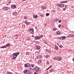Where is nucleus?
I'll return each instance as SVG.
<instances>
[{
    "label": "nucleus",
    "instance_id": "1",
    "mask_svg": "<svg viewBox=\"0 0 74 74\" xmlns=\"http://www.w3.org/2000/svg\"><path fill=\"white\" fill-rule=\"evenodd\" d=\"M34 69L37 73H41V70L39 69V68L38 66H35L34 68Z\"/></svg>",
    "mask_w": 74,
    "mask_h": 74
},
{
    "label": "nucleus",
    "instance_id": "2",
    "mask_svg": "<svg viewBox=\"0 0 74 74\" xmlns=\"http://www.w3.org/2000/svg\"><path fill=\"white\" fill-rule=\"evenodd\" d=\"M19 52H16L15 53H14L12 54V55L13 56V59L14 60L15 59H16V57H17L18 55H19Z\"/></svg>",
    "mask_w": 74,
    "mask_h": 74
},
{
    "label": "nucleus",
    "instance_id": "3",
    "mask_svg": "<svg viewBox=\"0 0 74 74\" xmlns=\"http://www.w3.org/2000/svg\"><path fill=\"white\" fill-rule=\"evenodd\" d=\"M27 31L28 32H29L31 34H33L34 33V29L33 28H31L28 29Z\"/></svg>",
    "mask_w": 74,
    "mask_h": 74
},
{
    "label": "nucleus",
    "instance_id": "4",
    "mask_svg": "<svg viewBox=\"0 0 74 74\" xmlns=\"http://www.w3.org/2000/svg\"><path fill=\"white\" fill-rule=\"evenodd\" d=\"M66 38L65 36H62L61 37H59L58 38V39H59V40H63L66 39Z\"/></svg>",
    "mask_w": 74,
    "mask_h": 74
},
{
    "label": "nucleus",
    "instance_id": "5",
    "mask_svg": "<svg viewBox=\"0 0 74 74\" xmlns=\"http://www.w3.org/2000/svg\"><path fill=\"white\" fill-rule=\"evenodd\" d=\"M57 6L58 7H59L60 8H63L64 6V4L63 3H61L60 4H58L57 5Z\"/></svg>",
    "mask_w": 74,
    "mask_h": 74
},
{
    "label": "nucleus",
    "instance_id": "6",
    "mask_svg": "<svg viewBox=\"0 0 74 74\" xmlns=\"http://www.w3.org/2000/svg\"><path fill=\"white\" fill-rule=\"evenodd\" d=\"M10 45V44H7L6 45L2 46L1 47V48H7V47H9Z\"/></svg>",
    "mask_w": 74,
    "mask_h": 74
},
{
    "label": "nucleus",
    "instance_id": "7",
    "mask_svg": "<svg viewBox=\"0 0 74 74\" xmlns=\"http://www.w3.org/2000/svg\"><path fill=\"white\" fill-rule=\"evenodd\" d=\"M3 10L4 11H7L8 10V8L6 6L4 7L3 8Z\"/></svg>",
    "mask_w": 74,
    "mask_h": 74
},
{
    "label": "nucleus",
    "instance_id": "8",
    "mask_svg": "<svg viewBox=\"0 0 74 74\" xmlns=\"http://www.w3.org/2000/svg\"><path fill=\"white\" fill-rule=\"evenodd\" d=\"M62 59V57H57V60H58V61H61Z\"/></svg>",
    "mask_w": 74,
    "mask_h": 74
},
{
    "label": "nucleus",
    "instance_id": "9",
    "mask_svg": "<svg viewBox=\"0 0 74 74\" xmlns=\"http://www.w3.org/2000/svg\"><path fill=\"white\" fill-rule=\"evenodd\" d=\"M11 8H12V9H14V8H16V5H12L11 6Z\"/></svg>",
    "mask_w": 74,
    "mask_h": 74
},
{
    "label": "nucleus",
    "instance_id": "10",
    "mask_svg": "<svg viewBox=\"0 0 74 74\" xmlns=\"http://www.w3.org/2000/svg\"><path fill=\"white\" fill-rule=\"evenodd\" d=\"M35 38L36 40H40V39H41V37H40L39 36H35Z\"/></svg>",
    "mask_w": 74,
    "mask_h": 74
},
{
    "label": "nucleus",
    "instance_id": "11",
    "mask_svg": "<svg viewBox=\"0 0 74 74\" xmlns=\"http://www.w3.org/2000/svg\"><path fill=\"white\" fill-rule=\"evenodd\" d=\"M74 36V35L73 34H69L68 36V37H73Z\"/></svg>",
    "mask_w": 74,
    "mask_h": 74
},
{
    "label": "nucleus",
    "instance_id": "12",
    "mask_svg": "<svg viewBox=\"0 0 74 74\" xmlns=\"http://www.w3.org/2000/svg\"><path fill=\"white\" fill-rule=\"evenodd\" d=\"M42 57V56L40 55H38L37 56V59H41Z\"/></svg>",
    "mask_w": 74,
    "mask_h": 74
},
{
    "label": "nucleus",
    "instance_id": "13",
    "mask_svg": "<svg viewBox=\"0 0 74 74\" xmlns=\"http://www.w3.org/2000/svg\"><path fill=\"white\" fill-rule=\"evenodd\" d=\"M12 14L13 16H16V14H17V12H14Z\"/></svg>",
    "mask_w": 74,
    "mask_h": 74
},
{
    "label": "nucleus",
    "instance_id": "14",
    "mask_svg": "<svg viewBox=\"0 0 74 74\" xmlns=\"http://www.w3.org/2000/svg\"><path fill=\"white\" fill-rule=\"evenodd\" d=\"M28 71V70L27 69H26L25 70H24L23 73H24V74H26L27 73V71Z\"/></svg>",
    "mask_w": 74,
    "mask_h": 74
},
{
    "label": "nucleus",
    "instance_id": "15",
    "mask_svg": "<svg viewBox=\"0 0 74 74\" xmlns=\"http://www.w3.org/2000/svg\"><path fill=\"white\" fill-rule=\"evenodd\" d=\"M67 2V1H60V3H66Z\"/></svg>",
    "mask_w": 74,
    "mask_h": 74
},
{
    "label": "nucleus",
    "instance_id": "16",
    "mask_svg": "<svg viewBox=\"0 0 74 74\" xmlns=\"http://www.w3.org/2000/svg\"><path fill=\"white\" fill-rule=\"evenodd\" d=\"M25 24H27V25H29L30 24V23L29 22H27V21H25Z\"/></svg>",
    "mask_w": 74,
    "mask_h": 74
},
{
    "label": "nucleus",
    "instance_id": "17",
    "mask_svg": "<svg viewBox=\"0 0 74 74\" xmlns=\"http://www.w3.org/2000/svg\"><path fill=\"white\" fill-rule=\"evenodd\" d=\"M38 16V15H34L33 16V17L34 18H37Z\"/></svg>",
    "mask_w": 74,
    "mask_h": 74
},
{
    "label": "nucleus",
    "instance_id": "18",
    "mask_svg": "<svg viewBox=\"0 0 74 74\" xmlns=\"http://www.w3.org/2000/svg\"><path fill=\"white\" fill-rule=\"evenodd\" d=\"M42 8L43 10H45V9H46V6H42Z\"/></svg>",
    "mask_w": 74,
    "mask_h": 74
},
{
    "label": "nucleus",
    "instance_id": "19",
    "mask_svg": "<svg viewBox=\"0 0 74 74\" xmlns=\"http://www.w3.org/2000/svg\"><path fill=\"white\" fill-rule=\"evenodd\" d=\"M31 66H30V64L27 63V67L29 68V67H30Z\"/></svg>",
    "mask_w": 74,
    "mask_h": 74
},
{
    "label": "nucleus",
    "instance_id": "20",
    "mask_svg": "<svg viewBox=\"0 0 74 74\" xmlns=\"http://www.w3.org/2000/svg\"><path fill=\"white\" fill-rule=\"evenodd\" d=\"M6 74H13L12 73L10 72L9 71H8L6 73Z\"/></svg>",
    "mask_w": 74,
    "mask_h": 74
},
{
    "label": "nucleus",
    "instance_id": "21",
    "mask_svg": "<svg viewBox=\"0 0 74 74\" xmlns=\"http://www.w3.org/2000/svg\"><path fill=\"white\" fill-rule=\"evenodd\" d=\"M32 73L30 71L28 70V71L27 72V74H31Z\"/></svg>",
    "mask_w": 74,
    "mask_h": 74
},
{
    "label": "nucleus",
    "instance_id": "22",
    "mask_svg": "<svg viewBox=\"0 0 74 74\" xmlns=\"http://www.w3.org/2000/svg\"><path fill=\"white\" fill-rule=\"evenodd\" d=\"M36 48H37V49H40V47L39 46H36Z\"/></svg>",
    "mask_w": 74,
    "mask_h": 74
},
{
    "label": "nucleus",
    "instance_id": "23",
    "mask_svg": "<svg viewBox=\"0 0 74 74\" xmlns=\"http://www.w3.org/2000/svg\"><path fill=\"white\" fill-rule=\"evenodd\" d=\"M55 49L56 50H58V47L57 46H56L55 47Z\"/></svg>",
    "mask_w": 74,
    "mask_h": 74
},
{
    "label": "nucleus",
    "instance_id": "24",
    "mask_svg": "<svg viewBox=\"0 0 74 74\" xmlns=\"http://www.w3.org/2000/svg\"><path fill=\"white\" fill-rule=\"evenodd\" d=\"M57 57H53V60H57Z\"/></svg>",
    "mask_w": 74,
    "mask_h": 74
},
{
    "label": "nucleus",
    "instance_id": "25",
    "mask_svg": "<svg viewBox=\"0 0 74 74\" xmlns=\"http://www.w3.org/2000/svg\"><path fill=\"white\" fill-rule=\"evenodd\" d=\"M29 53H30V52H26V55H29Z\"/></svg>",
    "mask_w": 74,
    "mask_h": 74
},
{
    "label": "nucleus",
    "instance_id": "26",
    "mask_svg": "<svg viewBox=\"0 0 74 74\" xmlns=\"http://www.w3.org/2000/svg\"><path fill=\"white\" fill-rule=\"evenodd\" d=\"M51 67H52V66L50 65L49 68L47 69V70L48 69H50V68H51Z\"/></svg>",
    "mask_w": 74,
    "mask_h": 74
},
{
    "label": "nucleus",
    "instance_id": "27",
    "mask_svg": "<svg viewBox=\"0 0 74 74\" xmlns=\"http://www.w3.org/2000/svg\"><path fill=\"white\" fill-rule=\"evenodd\" d=\"M57 30V29H56V28H54L53 29V31H56Z\"/></svg>",
    "mask_w": 74,
    "mask_h": 74
},
{
    "label": "nucleus",
    "instance_id": "28",
    "mask_svg": "<svg viewBox=\"0 0 74 74\" xmlns=\"http://www.w3.org/2000/svg\"><path fill=\"white\" fill-rule=\"evenodd\" d=\"M48 57L49 58V55H46V58L47 59Z\"/></svg>",
    "mask_w": 74,
    "mask_h": 74
},
{
    "label": "nucleus",
    "instance_id": "29",
    "mask_svg": "<svg viewBox=\"0 0 74 74\" xmlns=\"http://www.w3.org/2000/svg\"><path fill=\"white\" fill-rule=\"evenodd\" d=\"M24 66L26 68V67H27V64H25L24 65Z\"/></svg>",
    "mask_w": 74,
    "mask_h": 74
},
{
    "label": "nucleus",
    "instance_id": "30",
    "mask_svg": "<svg viewBox=\"0 0 74 74\" xmlns=\"http://www.w3.org/2000/svg\"><path fill=\"white\" fill-rule=\"evenodd\" d=\"M57 34L59 35L60 34V32L59 31L57 32Z\"/></svg>",
    "mask_w": 74,
    "mask_h": 74
},
{
    "label": "nucleus",
    "instance_id": "31",
    "mask_svg": "<svg viewBox=\"0 0 74 74\" xmlns=\"http://www.w3.org/2000/svg\"><path fill=\"white\" fill-rule=\"evenodd\" d=\"M41 60H39L38 61V63H41Z\"/></svg>",
    "mask_w": 74,
    "mask_h": 74
},
{
    "label": "nucleus",
    "instance_id": "32",
    "mask_svg": "<svg viewBox=\"0 0 74 74\" xmlns=\"http://www.w3.org/2000/svg\"><path fill=\"white\" fill-rule=\"evenodd\" d=\"M31 67H34V64H31Z\"/></svg>",
    "mask_w": 74,
    "mask_h": 74
},
{
    "label": "nucleus",
    "instance_id": "33",
    "mask_svg": "<svg viewBox=\"0 0 74 74\" xmlns=\"http://www.w3.org/2000/svg\"><path fill=\"white\" fill-rule=\"evenodd\" d=\"M58 20H59V19L58 18L55 19V21L56 22H57L58 21Z\"/></svg>",
    "mask_w": 74,
    "mask_h": 74
},
{
    "label": "nucleus",
    "instance_id": "34",
    "mask_svg": "<svg viewBox=\"0 0 74 74\" xmlns=\"http://www.w3.org/2000/svg\"><path fill=\"white\" fill-rule=\"evenodd\" d=\"M46 15V16H48L49 15V14L48 13H47Z\"/></svg>",
    "mask_w": 74,
    "mask_h": 74
},
{
    "label": "nucleus",
    "instance_id": "35",
    "mask_svg": "<svg viewBox=\"0 0 74 74\" xmlns=\"http://www.w3.org/2000/svg\"><path fill=\"white\" fill-rule=\"evenodd\" d=\"M59 47H60V48H62L63 47V46L62 45H60L59 46Z\"/></svg>",
    "mask_w": 74,
    "mask_h": 74
},
{
    "label": "nucleus",
    "instance_id": "36",
    "mask_svg": "<svg viewBox=\"0 0 74 74\" xmlns=\"http://www.w3.org/2000/svg\"><path fill=\"white\" fill-rule=\"evenodd\" d=\"M66 8H65L63 9V11H66Z\"/></svg>",
    "mask_w": 74,
    "mask_h": 74
},
{
    "label": "nucleus",
    "instance_id": "37",
    "mask_svg": "<svg viewBox=\"0 0 74 74\" xmlns=\"http://www.w3.org/2000/svg\"><path fill=\"white\" fill-rule=\"evenodd\" d=\"M24 18L25 19H27V18L26 17V16L24 17Z\"/></svg>",
    "mask_w": 74,
    "mask_h": 74
},
{
    "label": "nucleus",
    "instance_id": "38",
    "mask_svg": "<svg viewBox=\"0 0 74 74\" xmlns=\"http://www.w3.org/2000/svg\"><path fill=\"white\" fill-rule=\"evenodd\" d=\"M43 37V36L42 35H41L40 36V38H41V37Z\"/></svg>",
    "mask_w": 74,
    "mask_h": 74
},
{
    "label": "nucleus",
    "instance_id": "39",
    "mask_svg": "<svg viewBox=\"0 0 74 74\" xmlns=\"http://www.w3.org/2000/svg\"><path fill=\"white\" fill-rule=\"evenodd\" d=\"M27 40H30V38H29V37H27Z\"/></svg>",
    "mask_w": 74,
    "mask_h": 74
},
{
    "label": "nucleus",
    "instance_id": "40",
    "mask_svg": "<svg viewBox=\"0 0 74 74\" xmlns=\"http://www.w3.org/2000/svg\"><path fill=\"white\" fill-rule=\"evenodd\" d=\"M58 26L59 28H60V27L61 26V25H58Z\"/></svg>",
    "mask_w": 74,
    "mask_h": 74
},
{
    "label": "nucleus",
    "instance_id": "41",
    "mask_svg": "<svg viewBox=\"0 0 74 74\" xmlns=\"http://www.w3.org/2000/svg\"><path fill=\"white\" fill-rule=\"evenodd\" d=\"M58 22L59 23H60L61 22V20H59L58 21Z\"/></svg>",
    "mask_w": 74,
    "mask_h": 74
},
{
    "label": "nucleus",
    "instance_id": "42",
    "mask_svg": "<svg viewBox=\"0 0 74 74\" xmlns=\"http://www.w3.org/2000/svg\"><path fill=\"white\" fill-rule=\"evenodd\" d=\"M57 45H59V43H57Z\"/></svg>",
    "mask_w": 74,
    "mask_h": 74
},
{
    "label": "nucleus",
    "instance_id": "43",
    "mask_svg": "<svg viewBox=\"0 0 74 74\" xmlns=\"http://www.w3.org/2000/svg\"><path fill=\"white\" fill-rule=\"evenodd\" d=\"M11 1H9V4H10V3H11Z\"/></svg>",
    "mask_w": 74,
    "mask_h": 74
},
{
    "label": "nucleus",
    "instance_id": "44",
    "mask_svg": "<svg viewBox=\"0 0 74 74\" xmlns=\"http://www.w3.org/2000/svg\"><path fill=\"white\" fill-rule=\"evenodd\" d=\"M65 8H67V6L66 5L65 6Z\"/></svg>",
    "mask_w": 74,
    "mask_h": 74
},
{
    "label": "nucleus",
    "instance_id": "45",
    "mask_svg": "<svg viewBox=\"0 0 74 74\" xmlns=\"http://www.w3.org/2000/svg\"><path fill=\"white\" fill-rule=\"evenodd\" d=\"M73 62H74V58H73Z\"/></svg>",
    "mask_w": 74,
    "mask_h": 74
},
{
    "label": "nucleus",
    "instance_id": "46",
    "mask_svg": "<svg viewBox=\"0 0 74 74\" xmlns=\"http://www.w3.org/2000/svg\"><path fill=\"white\" fill-rule=\"evenodd\" d=\"M14 36H16H16H18V35H15Z\"/></svg>",
    "mask_w": 74,
    "mask_h": 74
},
{
    "label": "nucleus",
    "instance_id": "47",
    "mask_svg": "<svg viewBox=\"0 0 74 74\" xmlns=\"http://www.w3.org/2000/svg\"><path fill=\"white\" fill-rule=\"evenodd\" d=\"M32 37H34V36H32Z\"/></svg>",
    "mask_w": 74,
    "mask_h": 74
},
{
    "label": "nucleus",
    "instance_id": "48",
    "mask_svg": "<svg viewBox=\"0 0 74 74\" xmlns=\"http://www.w3.org/2000/svg\"><path fill=\"white\" fill-rule=\"evenodd\" d=\"M49 63V62H47V63Z\"/></svg>",
    "mask_w": 74,
    "mask_h": 74
},
{
    "label": "nucleus",
    "instance_id": "49",
    "mask_svg": "<svg viewBox=\"0 0 74 74\" xmlns=\"http://www.w3.org/2000/svg\"><path fill=\"white\" fill-rule=\"evenodd\" d=\"M31 69H32V68H30V70H31Z\"/></svg>",
    "mask_w": 74,
    "mask_h": 74
},
{
    "label": "nucleus",
    "instance_id": "50",
    "mask_svg": "<svg viewBox=\"0 0 74 74\" xmlns=\"http://www.w3.org/2000/svg\"><path fill=\"white\" fill-rule=\"evenodd\" d=\"M26 0H23V1H26Z\"/></svg>",
    "mask_w": 74,
    "mask_h": 74
},
{
    "label": "nucleus",
    "instance_id": "51",
    "mask_svg": "<svg viewBox=\"0 0 74 74\" xmlns=\"http://www.w3.org/2000/svg\"><path fill=\"white\" fill-rule=\"evenodd\" d=\"M33 59H34V57H33Z\"/></svg>",
    "mask_w": 74,
    "mask_h": 74
},
{
    "label": "nucleus",
    "instance_id": "52",
    "mask_svg": "<svg viewBox=\"0 0 74 74\" xmlns=\"http://www.w3.org/2000/svg\"><path fill=\"white\" fill-rule=\"evenodd\" d=\"M1 0H0V1H1Z\"/></svg>",
    "mask_w": 74,
    "mask_h": 74
},
{
    "label": "nucleus",
    "instance_id": "53",
    "mask_svg": "<svg viewBox=\"0 0 74 74\" xmlns=\"http://www.w3.org/2000/svg\"><path fill=\"white\" fill-rule=\"evenodd\" d=\"M1 48V47H0V48Z\"/></svg>",
    "mask_w": 74,
    "mask_h": 74
}]
</instances>
